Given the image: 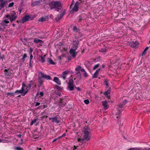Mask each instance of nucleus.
Segmentation results:
<instances>
[{
    "instance_id": "obj_57",
    "label": "nucleus",
    "mask_w": 150,
    "mask_h": 150,
    "mask_svg": "<svg viewBox=\"0 0 150 150\" xmlns=\"http://www.w3.org/2000/svg\"><path fill=\"white\" fill-rule=\"evenodd\" d=\"M118 123H119V122H118ZM119 125V126H122V125H123V123H120V124H118Z\"/></svg>"
},
{
    "instance_id": "obj_15",
    "label": "nucleus",
    "mask_w": 150,
    "mask_h": 150,
    "mask_svg": "<svg viewBox=\"0 0 150 150\" xmlns=\"http://www.w3.org/2000/svg\"><path fill=\"white\" fill-rule=\"evenodd\" d=\"M65 14V13H63L59 14H58L56 18V19L57 21H58L60 20L63 16Z\"/></svg>"
},
{
    "instance_id": "obj_50",
    "label": "nucleus",
    "mask_w": 150,
    "mask_h": 150,
    "mask_svg": "<svg viewBox=\"0 0 150 150\" xmlns=\"http://www.w3.org/2000/svg\"><path fill=\"white\" fill-rule=\"evenodd\" d=\"M17 136L19 138H20L21 136V134H19L17 135Z\"/></svg>"
},
{
    "instance_id": "obj_40",
    "label": "nucleus",
    "mask_w": 150,
    "mask_h": 150,
    "mask_svg": "<svg viewBox=\"0 0 150 150\" xmlns=\"http://www.w3.org/2000/svg\"><path fill=\"white\" fill-rule=\"evenodd\" d=\"M7 95L8 96L11 95L12 96H13L14 95V93H7Z\"/></svg>"
},
{
    "instance_id": "obj_61",
    "label": "nucleus",
    "mask_w": 150,
    "mask_h": 150,
    "mask_svg": "<svg viewBox=\"0 0 150 150\" xmlns=\"http://www.w3.org/2000/svg\"><path fill=\"white\" fill-rule=\"evenodd\" d=\"M47 107V106L46 105H43V107H44V108H46Z\"/></svg>"
},
{
    "instance_id": "obj_20",
    "label": "nucleus",
    "mask_w": 150,
    "mask_h": 150,
    "mask_svg": "<svg viewBox=\"0 0 150 150\" xmlns=\"http://www.w3.org/2000/svg\"><path fill=\"white\" fill-rule=\"evenodd\" d=\"M100 69H98L97 70H96V72H95L94 74H93V75L92 76V79H93L94 78H96L97 77L98 75V73L99 71H100Z\"/></svg>"
},
{
    "instance_id": "obj_32",
    "label": "nucleus",
    "mask_w": 150,
    "mask_h": 150,
    "mask_svg": "<svg viewBox=\"0 0 150 150\" xmlns=\"http://www.w3.org/2000/svg\"><path fill=\"white\" fill-rule=\"evenodd\" d=\"M15 150H22L23 149L19 146H16L14 148Z\"/></svg>"
},
{
    "instance_id": "obj_4",
    "label": "nucleus",
    "mask_w": 150,
    "mask_h": 150,
    "mask_svg": "<svg viewBox=\"0 0 150 150\" xmlns=\"http://www.w3.org/2000/svg\"><path fill=\"white\" fill-rule=\"evenodd\" d=\"M90 129L88 127H86L84 128V133L83 139H81L80 138L78 139V141L81 143L83 142V139H86L87 141L90 139V136L89 134V132Z\"/></svg>"
},
{
    "instance_id": "obj_26",
    "label": "nucleus",
    "mask_w": 150,
    "mask_h": 150,
    "mask_svg": "<svg viewBox=\"0 0 150 150\" xmlns=\"http://www.w3.org/2000/svg\"><path fill=\"white\" fill-rule=\"evenodd\" d=\"M48 62L50 64H54L55 63L50 58H48Z\"/></svg>"
},
{
    "instance_id": "obj_51",
    "label": "nucleus",
    "mask_w": 150,
    "mask_h": 150,
    "mask_svg": "<svg viewBox=\"0 0 150 150\" xmlns=\"http://www.w3.org/2000/svg\"><path fill=\"white\" fill-rule=\"evenodd\" d=\"M29 65L31 67H32V66H33V65H32L31 64V61H30V62H29Z\"/></svg>"
},
{
    "instance_id": "obj_12",
    "label": "nucleus",
    "mask_w": 150,
    "mask_h": 150,
    "mask_svg": "<svg viewBox=\"0 0 150 150\" xmlns=\"http://www.w3.org/2000/svg\"><path fill=\"white\" fill-rule=\"evenodd\" d=\"M40 74L42 78H45L47 80H50L51 79V76L50 75H47L45 74L44 73L41 72Z\"/></svg>"
},
{
    "instance_id": "obj_63",
    "label": "nucleus",
    "mask_w": 150,
    "mask_h": 150,
    "mask_svg": "<svg viewBox=\"0 0 150 150\" xmlns=\"http://www.w3.org/2000/svg\"><path fill=\"white\" fill-rule=\"evenodd\" d=\"M102 67L103 68H104L105 67V65H102Z\"/></svg>"
},
{
    "instance_id": "obj_13",
    "label": "nucleus",
    "mask_w": 150,
    "mask_h": 150,
    "mask_svg": "<svg viewBox=\"0 0 150 150\" xmlns=\"http://www.w3.org/2000/svg\"><path fill=\"white\" fill-rule=\"evenodd\" d=\"M108 102L107 100H104L102 102V104L105 110L108 109Z\"/></svg>"
},
{
    "instance_id": "obj_27",
    "label": "nucleus",
    "mask_w": 150,
    "mask_h": 150,
    "mask_svg": "<svg viewBox=\"0 0 150 150\" xmlns=\"http://www.w3.org/2000/svg\"><path fill=\"white\" fill-rule=\"evenodd\" d=\"M45 55H44V57H42V56H40V58L41 61L42 62L44 63L45 62V58L44 57H45Z\"/></svg>"
},
{
    "instance_id": "obj_35",
    "label": "nucleus",
    "mask_w": 150,
    "mask_h": 150,
    "mask_svg": "<svg viewBox=\"0 0 150 150\" xmlns=\"http://www.w3.org/2000/svg\"><path fill=\"white\" fill-rule=\"evenodd\" d=\"M99 65H100L99 64H98L96 65H95L93 67V69L95 70L96 68H97L99 67Z\"/></svg>"
},
{
    "instance_id": "obj_7",
    "label": "nucleus",
    "mask_w": 150,
    "mask_h": 150,
    "mask_svg": "<svg viewBox=\"0 0 150 150\" xmlns=\"http://www.w3.org/2000/svg\"><path fill=\"white\" fill-rule=\"evenodd\" d=\"M28 93L27 90H25L22 87L20 90H16L15 91V93H21L22 96H25Z\"/></svg>"
},
{
    "instance_id": "obj_48",
    "label": "nucleus",
    "mask_w": 150,
    "mask_h": 150,
    "mask_svg": "<svg viewBox=\"0 0 150 150\" xmlns=\"http://www.w3.org/2000/svg\"><path fill=\"white\" fill-rule=\"evenodd\" d=\"M74 2V1L73 0L72 1L71 4V5H70V8H71L72 6L73 5Z\"/></svg>"
},
{
    "instance_id": "obj_8",
    "label": "nucleus",
    "mask_w": 150,
    "mask_h": 150,
    "mask_svg": "<svg viewBox=\"0 0 150 150\" xmlns=\"http://www.w3.org/2000/svg\"><path fill=\"white\" fill-rule=\"evenodd\" d=\"M68 88L70 91H73L74 89V84L73 83V80L72 79H71L69 81L68 83Z\"/></svg>"
},
{
    "instance_id": "obj_53",
    "label": "nucleus",
    "mask_w": 150,
    "mask_h": 150,
    "mask_svg": "<svg viewBox=\"0 0 150 150\" xmlns=\"http://www.w3.org/2000/svg\"><path fill=\"white\" fill-rule=\"evenodd\" d=\"M80 70L81 71H82V72H85L86 71H85V69H82L81 68V69Z\"/></svg>"
},
{
    "instance_id": "obj_43",
    "label": "nucleus",
    "mask_w": 150,
    "mask_h": 150,
    "mask_svg": "<svg viewBox=\"0 0 150 150\" xmlns=\"http://www.w3.org/2000/svg\"><path fill=\"white\" fill-rule=\"evenodd\" d=\"M39 95L41 96H43L44 95V93L42 92H40L39 93Z\"/></svg>"
},
{
    "instance_id": "obj_11",
    "label": "nucleus",
    "mask_w": 150,
    "mask_h": 150,
    "mask_svg": "<svg viewBox=\"0 0 150 150\" xmlns=\"http://www.w3.org/2000/svg\"><path fill=\"white\" fill-rule=\"evenodd\" d=\"M4 71L5 76L6 77H10L12 75V73L9 70L5 69Z\"/></svg>"
},
{
    "instance_id": "obj_39",
    "label": "nucleus",
    "mask_w": 150,
    "mask_h": 150,
    "mask_svg": "<svg viewBox=\"0 0 150 150\" xmlns=\"http://www.w3.org/2000/svg\"><path fill=\"white\" fill-rule=\"evenodd\" d=\"M100 52H104L106 51V49L105 48H101L99 50Z\"/></svg>"
},
{
    "instance_id": "obj_59",
    "label": "nucleus",
    "mask_w": 150,
    "mask_h": 150,
    "mask_svg": "<svg viewBox=\"0 0 150 150\" xmlns=\"http://www.w3.org/2000/svg\"><path fill=\"white\" fill-rule=\"evenodd\" d=\"M4 29L3 28L1 27L0 26V30H3Z\"/></svg>"
},
{
    "instance_id": "obj_31",
    "label": "nucleus",
    "mask_w": 150,
    "mask_h": 150,
    "mask_svg": "<svg viewBox=\"0 0 150 150\" xmlns=\"http://www.w3.org/2000/svg\"><path fill=\"white\" fill-rule=\"evenodd\" d=\"M73 30L75 31L76 32H78L79 31V29H78L76 26H74L73 27Z\"/></svg>"
},
{
    "instance_id": "obj_42",
    "label": "nucleus",
    "mask_w": 150,
    "mask_h": 150,
    "mask_svg": "<svg viewBox=\"0 0 150 150\" xmlns=\"http://www.w3.org/2000/svg\"><path fill=\"white\" fill-rule=\"evenodd\" d=\"M82 19V17L81 16H79V17L78 21L80 22Z\"/></svg>"
},
{
    "instance_id": "obj_2",
    "label": "nucleus",
    "mask_w": 150,
    "mask_h": 150,
    "mask_svg": "<svg viewBox=\"0 0 150 150\" xmlns=\"http://www.w3.org/2000/svg\"><path fill=\"white\" fill-rule=\"evenodd\" d=\"M79 44V41L77 39L75 38L73 40L72 47L69 50V53L73 58L75 57L77 54V53L76 52V50L77 49Z\"/></svg>"
},
{
    "instance_id": "obj_30",
    "label": "nucleus",
    "mask_w": 150,
    "mask_h": 150,
    "mask_svg": "<svg viewBox=\"0 0 150 150\" xmlns=\"http://www.w3.org/2000/svg\"><path fill=\"white\" fill-rule=\"evenodd\" d=\"M39 21L43 22L45 21V18L43 17L40 18L38 20Z\"/></svg>"
},
{
    "instance_id": "obj_49",
    "label": "nucleus",
    "mask_w": 150,
    "mask_h": 150,
    "mask_svg": "<svg viewBox=\"0 0 150 150\" xmlns=\"http://www.w3.org/2000/svg\"><path fill=\"white\" fill-rule=\"evenodd\" d=\"M40 103L37 102L36 103L35 106H38V105H40Z\"/></svg>"
},
{
    "instance_id": "obj_60",
    "label": "nucleus",
    "mask_w": 150,
    "mask_h": 150,
    "mask_svg": "<svg viewBox=\"0 0 150 150\" xmlns=\"http://www.w3.org/2000/svg\"><path fill=\"white\" fill-rule=\"evenodd\" d=\"M77 146L76 147L75 146H74V148L73 149V150H74L75 149H76V147H77Z\"/></svg>"
},
{
    "instance_id": "obj_29",
    "label": "nucleus",
    "mask_w": 150,
    "mask_h": 150,
    "mask_svg": "<svg viewBox=\"0 0 150 150\" xmlns=\"http://www.w3.org/2000/svg\"><path fill=\"white\" fill-rule=\"evenodd\" d=\"M38 120V119H35L33 120H32L30 123V125H32L33 124L36 122L37 120Z\"/></svg>"
},
{
    "instance_id": "obj_37",
    "label": "nucleus",
    "mask_w": 150,
    "mask_h": 150,
    "mask_svg": "<svg viewBox=\"0 0 150 150\" xmlns=\"http://www.w3.org/2000/svg\"><path fill=\"white\" fill-rule=\"evenodd\" d=\"M14 4V3L13 2L9 4L8 7H12L13 6Z\"/></svg>"
},
{
    "instance_id": "obj_18",
    "label": "nucleus",
    "mask_w": 150,
    "mask_h": 150,
    "mask_svg": "<svg viewBox=\"0 0 150 150\" xmlns=\"http://www.w3.org/2000/svg\"><path fill=\"white\" fill-rule=\"evenodd\" d=\"M34 42L35 43H39L40 44L43 43V41L40 40L38 39L37 38H35L34 39Z\"/></svg>"
},
{
    "instance_id": "obj_10",
    "label": "nucleus",
    "mask_w": 150,
    "mask_h": 150,
    "mask_svg": "<svg viewBox=\"0 0 150 150\" xmlns=\"http://www.w3.org/2000/svg\"><path fill=\"white\" fill-rule=\"evenodd\" d=\"M79 2H77L75 4L74 7L72 8V11H73L77 12L78 10L79 5Z\"/></svg>"
},
{
    "instance_id": "obj_17",
    "label": "nucleus",
    "mask_w": 150,
    "mask_h": 150,
    "mask_svg": "<svg viewBox=\"0 0 150 150\" xmlns=\"http://www.w3.org/2000/svg\"><path fill=\"white\" fill-rule=\"evenodd\" d=\"M53 81L59 85L61 84V82L57 77H54Z\"/></svg>"
},
{
    "instance_id": "obj_5",
    "label": "nucleus",
    "mask_w": 150,
    "mask_h": 150,
    "mask_svg": "<svg viewBox=\"0 0 150 150\" xmlns=\"http://www.w3.org/2000/svg\"><path fill=\"white\" fill-rule=\"evenodd\" d=\"M6 17L9 19L10 22L12 23L13 21L16 19L17 16H16V12L14 11H11L10 13V15H7L6 16Z\"/></svg>"
},
{
    "instance_id": "obj_54",
    "label": "nucleus",
    "mask_w": 150,
    "mask_h": 150,
    "mask_svg": "<svg viewBox=\"0 0 150 150\" xmlns=\"http://www.w3.org/2000/svg\"><path fill=\"white\" fill-rule=\"evenodd\" d=\"M105 85L106 86H108V83L107 81H106L105 82Z\"/></svg>"
},
{
    "instance_id": "obj_58",
    "label": "nucleus",
    "mask_w": 150,
    "mask_h": 150,
    "mask_svg": "<svg viewBox=\"0 0 150 150\" xmlns=\"http://www.w3.org/2000/svg\"><path fill=\"white\" fill-rule=\"evenodd\" d=\"M4 58V56H3L1 57L0 59H1L3 60Z\"/></svg>"
},
{
    "instance_id": "obj_64",
    "label": "nucleus",
    "mask_w": 150,
    "mask_h": 150,
    "mask_svg": "<svg viewBox=\"0 0 150 150\" xmlns=\"http://www.w3.org/2000/svg\"><path fill=\"white\" fill-rule=\"evenodd\" d=\"M59 59L60 60H61V56H59Z\"/></svg>"
},
{
    "instance_id": "obj_45",
    "label": "nucleus",
    "mask_w": 150,
    "mask_h": 150,
    "mask_svg": "<svg viewBox=\"0 0 150 150\" xmlns=\"http://www.w3.org/2000/svg\"><path fill=\"white\" fill-rule=\"evenodd\" d=\"M30 61H31V59H32L33 58V55H32V54H30Z\"/></svg>"
},
{
    "instance_id": "obj_22",
    "label": "nucleus",
    "mask_w": 150,
    "mask_h": 150,
    "mask_svg": "<svg viewBox=\"0 0 150 150\" xmlns=\"http://www.w3.org/2000/svg\"><path fill=\"white\" fill-rule=\"evenodd\" d=\"M68 72L67 71H64L62 73V74L61 77L63 79L65 80L66 76V75L68 74Z\"/></svg>"
},
{
    "instance_id": "obj_33",
    "label": "nucleus",
    "mask_w": 150,
    "mask_h": 150,
    "mask_svg": "<svg viewBox=\"0 0 150 150\" xmlns=\"http://www.w3.org/2000/svg\"><path fill=\"white\" fill-rule=\"evenodd\" d=\"M81 67L80 66H78L76 68L75 70L77 71H79L80 70Z\"/></svg>"
},
{
    "instance_id": "obj_3",
    "label": "nucleus",
    "mask_w": 150,
    "mask_h": 150,
    "mask_svg": "<svg viewBox=\"0 0 150 150\" xmlns=\"http://www.w3.org/2000/svg\"><path fill=\"white\" fill-rule=\"evenodd\" d=\"M49 5L51 10L54 9L59 11V8L58 7L61 6V3L59 1H53L49 3Z\"/></svg>"
},
{
    "instance_id": "obj_23",
    "label": "nucleus",
    "mask_w": 150,
    "mask_h": 150,
    "mask_svg": "<svg viewBox=\"0 0 150 150\" xmlns=\"http://www.w3.org/2000/svg\"><path fill=\"white\" fill-rule=\"evenodd\" d=\"M149 48V47H146L144 49L142 54L141 55V56H143L145 55L146 54V52Z\"/></svg>"
},
{
    "instance_id": "obj_21",
    "label": "nucleus",
    "mask_w": 150,
    "mask_h": 150,
    "mask_svg": "<svg viewBox=\"0 0 150 150\" xmlns=\"http://www.w3.org/2000/svg\"><path fill=\"white\" fill-rule=\"evenodd\" d=\"M66 104V103L64 102H59L58 103V106L59 107L64 106Z\"/></svg>"
},
{
    "instance_id": "obj_9",
    "label": "nucleus",
    "mask_w": 150,
    "mask_h": 150,
    "mask_svg": "<svg viewBox=\"0 0 150 150\" xmlns=\"http://www.w3.org/2000/svg\"><path fill=\"white\" fill-rule=\"evenodd\" d=\"M0 10L4 8L5 5L8 2L7 0H0Z\"/></svg>"
},
{
    "instance_id": "obj_52",
    "label": "nucleus",
    "mask_w": 150,
    "mask_h": 150,
    "mask_svg": "<svg viewBox=\"0 0 150 150\" xmlns=\"http://www.w3.org/2000/svg\"><path fill=\"white\" fill-rule=\"evenodd\" d=\"M42 84V83H38V86L39 87H40L41 86Z\"/></svg>"
},
{
    "instance_id": "obj_24",
    "label": "nucleus",
    "mask_w": 150,
    "mask_h": 150,
    "mask_svg": "<svg viewBox=\"0 0 150 150\" xmlns=\"http://www.w3.org/2000/svg\"><path fill=\"white\" fill-rule=\"evenodd\" d=\"M27 57V55L25 53L23 55V57L21 59V60L22 62H24L25 59Z\"/></svg>"
},
{
    "instance_id": "obj_16",
    "label": "nucleus",
    "mask_w": 150,
    "mask_h": 150,
    "mask_svg": "<svg viewBox=\"0 0 150 150\" xmlns=\"http://www.w3.org/2000/svg\"><path fill=\"white\" fill-rule=\"evenodd\" d=\"M41 3L40 1H35L31 3V6H35L39 5Z\"/></svg>"
},
{
    "instance_id": "obj_55",
    "label": "nucleus",
    "mask_w": 150,
    "mask_h": 150,
    "mask_svg": "<svg viewBox=\"0 0 150 150\" xmlns=\"http://www.w3.org/2000/svg\"><path fill=\"white\" fill-rule=\"evenodd\" d=\"M58 139V138H56V139H54L53 140V141L52 142H54V141H57V139Z\"/></svg>"
},
{
    "instance_id": "obj_6",
    "label": "nucleus",
    "mask_w": 150,
    "mask_h": 150,
    "mask_svg": "<svg viewBox=\"0 0 150 150\" xmlns=\"http://www.w3.org/2000/svg\"><path fill=\"white\" fill-rule=\"evenodd\" d=\"M127 103V100H125L122 104H120L117 107V110L119 112H121L125 108V105Z\"/></svg>"
},
{
    "instance_id": "obj_34",
    "label": "nucleus",
    "mask_w": 150,
    "mask_h": 150,
    "mask_svg": "<svg viewBox=\"0 0 150 150\" xmlns=\"http://www.w3.org/2000/svg\"><path fill=\"white\" fill-rule=\"evenodd\" d=\"M44 81L41 78H39L38 79V83L42 84Z\"/></svg>"
},
{
    "instance_id": "obj_14",
    "label": "nucleus",
    "mask_w": 150,
    "mask_h": 150,
    "mask_svg": "<svg viewBox=\"0 0 150 150\" xmlns=\"http://www.w3.org/2000/svg\"><path fill=\"white\" fill-rule=\"evenodd\" d=\"M30 17V16H26L22 18V21L23 23L29 21Z\"/></svg>"
},
{
    "instance_id": "obj_28",
    "label": "nucleus",
    "mask_w": 150,
    "mask_h": 150,
    "mask_svg": "<svg viewBox=\"0 0 150 150\" xmlns=\"http://www.w3.org/2000/svg\"><path fill=\"white\" fill-rule=\"evenodd\" d=\"M9 23V21H7L6 20H5L3 21L1 24L4 26H6V25L4 24V23Z\"/></svg>"
},
{
    "instance_id": "obj_56",
    "label": "nucleus",
    "mask_w": 150,
    "mask_h": 150,
    "mask_svg": "<svg viewBox=\"0 0 150 150\" xmlns=\"http://www.w3.org/2000/svg\"><path fill=\"white\" fill-rule=\"evenodd\" d=\"M63 99L62 98H60L59 99V102H62V101H63Z\"/></svg>"
},
{
    "instance_id": "obj_25",
    "label": "nucleus",
    "mask_w": 150,
    "mask_h": 150,
    "mask_svg": "<svg viewBox=\"0 0 150 150\" xmlns=\"http://www.w3.org/2000/svg\"><path fill=\"white\" fill-rule=\"evenodd\" d=\"M139 43L137 42H133L132 44L131 45V46H132L133 47H135Z\"/></svg>"
},
{
    "instance_id": "obj_1",
    "label": "nucleus",
    "mask_w": 150,
    "mask_h": 150,
    "mask_svg": "<svg viewBox=\"0 0 150 150\" xmlns=\"http://www.w3.org/2000/svg\"><path fill=\"white\" fill-rule=\"evenodd\" d=\"M79 44V41L77 39L75 38L73 40L72 47L69 50V53L73 58L75 57L77 54V53L76 52V50L77 49Z\"/></svg>"
},
{
    "instance_id": "obj_44",
    "label": "nucleus",
    "mask_w": 150,
    "mask_h": 150,
    "mask_svg": "<svg viewBox=\"0 0 150 150\" xmlns=\"http://www.w3.org/2000/svg\"><path fill=\"white\" fill-rule=\"evenodd\" d=\"M84 76L86 77L88 76L87 73L86 71L84 72Z\"/></svg>"
},
{
    "instance_id": "obj_62",
    "label": "nucleus",
    "mask_w": 150,
    "mask_h": 150,
    "mask_svg": "<svg viewBox=\"0 0 150 150\" xmlns=\"http://www.w3.org/2000/svg\"><path fill=\"white\" fill-rule=\"evenodd\" d=\"M12 25L13 27H15V24L14 23L12 24Z\"/></svg>"
},
{
    "instance_id": "obj_47",
    "label": "nucleus",
    "mask_w": 150,
    "mask_h": 150,
    "mask_svg": "<svg viewBox=\"0 0 150 150\" xmlns=\"http://www.w3.org/2000/svg\"><path fill=\"white\" fill-rule=\"evenodd\" d=\"M75 88H76V89H77V90L79 91H80L81 90V89L79 87H75Z\"/></svg>"
},
{
    "instance_id": "obj_41",
    "label": "nucleus",
    "mask_w": 150,
    "mask_h": 150,
    "mask_svg": "<svg viewBox=\"0 0 150 150\" xmlns=\"http://www.w3.org/2000/svg\"><path fill=\"white\" fill-rule=\"evenodd\" d=\"M30 50L29 51V52L30 53V54H32V53L33 52V49L31 48H30Z\"/></svg>"
},
{
    "instance_id": "obj_38",
    "label": "nucleus",
    "mask_w": 150,
    "mask_h": 150,
    "mask_svg": "<svg viewBox=\"0 0 150 150\" xmlns=\"http://www.w3.org/2000/svg\"><path fill=\"white\" fill-rule=\"evenodd\" d=\"M84 103L86 104H88L89 103V100L88 99L85 100L84 101Z\"/></svg>"
},
{
    "instance_id": "obj_36",
    "label": "nucleus",
    "mask_w": 150,
    "mask_h": 150,
    "mask_svg": "<svg viewBox=\"0 0 150 150\" xmlns=\"http://www.w3.org/2000/svg\"><path fill=\"white\" fill-rule=\"evenodd\" d=\"M110 93V91L108 90L107 91L104 93V95H108Z\"/></svg>"
},
{
    "instance_id": "obj_46",
    "label": "nucleus",
    "mask_w": 150,
    "mask_h": 150,
    "mask_svg": "<svg viewBox=\"0 0 150 150\" xmlns=\"http://www.w3.org/2000/svg\"><path fill=\"white\" fill-rule=\"evenodd\" d=\"M31 87V84L30 83L28 84V86H27V88L29 89Z\"/></svg>"
},
{
    "instance_id": "obj_19",
    "label": "nucleus",
    "mask_w": 150,
    "mask_h": 150,
    "mask_svg": "<svg viewBox=\"0 0 150 150\" xmlns=\"http://www.w3.org/2000/svg\"><path fill=\"white\" fill-rule=\"evenodd\" d=\"M50 120L52 119V122H56L57 124H58L59 122V121L57 120V117L56 116L54 117L50 118Z\"/></svg>"
}]
</instances>
